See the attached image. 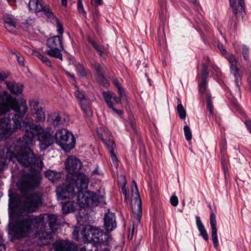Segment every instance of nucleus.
I'll list each match as a JSON object with an SVG mask.
<instances>
[{
  "label": "nucleus",
  "instance_id": "obj_1",
  "mask_svg": "<svg viewBox=\"0 0 251 251\" xmlns=\"http://www.w3.org/2000/svg\"><path fill=\"white\" fill-rule=\"evenodd\" d=\"M27 109L24 99L18 100L12 95H0V116L11 110L14 112L9 113L7 117L0 119V141L5 135L11 134L16 129L24 130V135L15 146L17 152H13L12 156L24 167L42 168L43 162L41 157L36 156L30 149L33 138L38 136L40 149L44 151L54 143V134L51 128L44 131L40 125L23 121Z\"/></svg>",
  "mask_w": 251,
  "mask_h": 251
},
{
  "label": "nucleus",
  "instance_id": "obj_2",
  "mask_svg": "<svg viewBox=\"0 0 251 251\" xmlns=\"http://www.w3.org/2000/svg\"><path fill=\"white\" fill-rule=\"evenodd\" d=\"M45 215V214L38 216L27 214L19 217L12 229L13 238L21 239L28 237L34 228L38 227L44 223Z\"/></svg>",
  "mask_w": 251,
  "mask_h": 251
},
{
  "label": "nucleus",
  "instance_id": "obj_3",
  "mask_svg": "<svg viewBox=\"0 0 251 251\" xmlns=\"http://www.w3.org/2000/svg\"><path fill=\"white\" fill-rule=\"evenodd\" d=\"M65 166L68 172L66 178L68 184L76 187L80 186L81 188H86L88 185L89 178L85 174L79 172L82 167L79 159L75 156H69L66 159Z\"/></svg>",
  "mask_w": 251,
  "mask_h": 251
},
{
  "label": "nucleus",
  "instance_id": "obj_4",
  "mask_svg": "<svg viewBox=\"0 0 251 251\" xmlns=\"http://www.w3.org/2000/svg\"><path fill=\"white\" fill-rule=\"evenodd\" d=\"M56 195L58 200H65L62 205L63 214H67L75 211L77 205L83 207L77 200L76 186L71 184H67L64 187H58L56 189Z\"/></svg>",
  "mask_w": 251,
  "mask_h": 251
},
{
  "label": "nucleus",
  "instance_id": "obj_5",
  "mask_svg": "<svg viewBox=\"0 0 251 251\" xmlns=\"http://www.w3.org/2000/svg\"><path fill=\"white\" fill-rule=\"evenodd\" d=\"M80 234L83 240L86 241L85 243L91 244L93 250H95L94 247H96L97 251H99V245H108L112 240L109 233L104 232L100 228L93 226H88L84 228Z\"/></svg>",
  "mask_w": 251,
  "mask_h": 251
},
{
  "label": "nucleus",
  "instance_id": "obj_6",
  "mask_svg": "<svg viewBox=\"0 0 251 251\" xmlns=\"http://www.w3.org/2000/svg\"><path fill=\"white\" fill-rule=\"evenodd\" d=\"M23 195V201L20 205V211L22 213H34L43 205L44 199L40 194L33 192Z\"/></svg>",
  "mask_w": 251,
  "mask_h": 251
},
{
  "label": "nucleus",
  "instance_id": "obj_7",
  "mask_svg": "<svg viewBox=\"0 0 251 251\" xmlns=\"http://www.w3.org/2000/svg\"><path fill=\"white\" fill-rule=\"evenodd\" d=\"M88 186L86 188H81L80 186L76 187L78 202L81 203L83 207L88 206H97L99 204L102 205L104 203V197L102 195L88 191V196H86L84 193L86 192V190Z\"/></svg>",
  "mask_w": 251,
  "mask_h": 251
},
{
  "label": "nucleus",
  "instance_id": "obj_8",
  "mask_svg": "<svg viewBox=\"0 0 251 251\" xmlns=\"http://www.w3.org/2000/svg\"><path fill=\"white\" fill-rule=\"evenodd\" d=\"M41 177L34 174L27 173L20 178L17 183V186L22 194L32 192L39 187Z\"/></svg>",
  "mask_w": 251,
  "mask_h": 251
},
{
  "label": "nucleus",
  "instance_id": "obj_9",
  "mask_svg": "<svg viewBox=\"0 0 251 251\" xmlns=\"http://www.w3.org/2000/svg\"><path fill=\"white\" fill-rule=\"evenodd\" d=\"M55 251H97V249L94 247L95 250L92 248V245L89 243L77 244L67 240H56L53 244Z\"/></svg>",
  "mask_w": 251,
  "mask_h": 251
},
{
  "label": "nucleus",
  "instance_id": "obj_10",
  "mask_svg": "<svg viewBox=\"0 0 251 251\" xmlns=\"http://www.w3.org/2000/svg\"><path fill=\"white\" fill-rule=\"evenodd\" d=\"M55 143L60 146L66 152L72 150L75 144V138L74 135L66 129L57 130L54 134Z\"/></svg>",
  "mask_w": 251,
  "mask_h": 251
},
{
  "label": "nucleus",
  "instance_id": "obj_11",
  "mask_svg": "<svg viewBox=\"0 0 251 251\" xmlns=\"http://www.w3.org/2000/svg\"><path fill=\"white\" fill-rule=\"evenodd\" d=\"M47 45L49 49L46 51V53L51 57L63 60L61 51L64 50L63 45V36L56 35L48 38Z\"/></svg>",
  "mask_w": 251,
  "mask_h": 251
},
{
  "label": "nucleus",
  "instance_id": "obj_12",
  "mask_svg": "<svg viewBox=\"0 0 251 251\" xmlns=\"http://www.w3.org/2000/svg\"><path fill=\"white\" fill-rule=\"evenodd\" d=\"M226 58L230 64L229 69L230 74L232 75L234 78L236 87L239 88L243 76V71L238 67L237 63L238 61L233 54L227 55Z\"/></svg>",
  "mask_w": 251,
  "mask_h": 251
},
{
  "label": "nucleus",
  "instance_id": "obj_13",
  "mask_svg": "<svg viewBox=\"0 0 251 251\" xmlns=\"http://www.w3.org/2000/svg\"><path fill=\"white\" fill-rule=\"evenodd\" d=\"M124 95H103V99L109 108L119 115H122L124 111L116 108L121 103ZM126 96V95H124Z\"/></svg>",
  "mask_w": 251,
  "mask_h": 251
},
{
  "label": "nucleus",
  "instance_id": "obj_14",
  "mask_svg": "<svg viewBox=\"0 0 251 251\" xmlns=\"http://www.w3.org/2000/svg\"><path fill=\"white\" fill-rule=\"evenodd\" d=\"M31 111L36 122H43L45 119V113L43 109L40 106L37 101H32L30 103Z\"/></svg>",
  "mask_w": 251,
  "mask_h": 251
},
{
  "label": "nucleus",
  "instance_id": "obj_15",
  "mask_svg": "<svg viewBox=\"0 0 251 251\" xmlns=\"http://www.w3.org/2000/svg\"><path fill=\"white\" fill-rule=\"evenodd\" d=\"M91 65L95 71V76L97 81L103 86L108 85V81L104 75V71L100 64L94 61Z\"/></svg>",
  "mask_w": 251,
  "mask_h": 251
},
{
  "label": "nucleus",
  "instance_id": "obj_16",
  "mask_svg": "<svg viewBox=\"0 0 251 251\" xmlns=\"http://www.w3.org/2000/svg\"><path fill=\"white\" fill-rule=\"evenodd\" d=\"M117 227L115 214L112 212L106 213L104 217V227L106 232H110Z\"/></svg>",
  "mask_w": 251,
  "mask_h": 251
},
{
  "label": "nucleus",
  "instance_id": "obj_17",
  "mask_svg": "<svg viewBox=\"0 0 251 251\" xmlns=\"http://www.w3.org/2000/svg\"><path fill=\"white\" fill-rule=\"evenodd\" d=\"M99 136L102 142L106 145L109 152L115 151L116 145L113 140L111 133L109 130H104Z\"/></svg>",
  "mask_w": 251,
  "mask_h": 251
},
{
  "label": "nucleus",
  "instance_id": "obj_18",
  "mask_svg": "<svg viewBox=\"0 0 251 251\" xmlns=\"http://www.w3.org/2000/svg\"><path fill=\"white\" fill-rule=\"evenodd\" d=\"M210 224L211 228V238L213 243V246L216 249H217L219 244L217 236L216 216L213 213L210 214Z\"/></svg>",
  "mask_w": 251,
  "mask_h": 251
},
{
  "label": "nucleus",
  "instance_id": "obj_19",
  "mask_svg": "<svg viewBox=\"0 0 251 251\" xmlns=\"http://www.w3.org/2000/svg\"><path fill=\"white\" fill-rule=\"evenodd\" d=\"M132 189L131 192L132 196H134L135 198V203L134 204V207H132V209L133 212H134V209L136 206L137 208V212L138 213H141L142 212V202L140 198L139 193L138 189V187L137 185V183L135 180H133L132 181Z\"/></svg>",
  "mask_w": 251,
  "mask_h": 251
},
{
  "label": "nucleus",
  "instance_id": "obj_20",
  "mask_svg": "<svg viewBox=\"0 0 251 251\" xmlns=\"http://www.w3.org/2000/svg\"><path fill=\"white\" fill-rule=\"evenodd\" d=\"M5 84L7 89L12 94H22L23 92L24 85L20 82H16L14 80L5 81Z\"/></svg>",
  "mask_w": 251,
  "mask_h": 251
},
{
  "label": "nucleus",
  "instance_id": "obj_21",
  "mask_svg": "<svg viewBox=\"0 0 251 251\" xmlns=\"http://www.w3.org/2000/svg\"><path fill=\"white\" fill-rule=\"evenodd\" d=\"M39 239L41 245H48L53 241V234L50 231H45L41 230L39 233Z\"/></svg>",
  "mask_w": 251,
  "mask_h": 251
},
{
  "label": "nucleus",
  "instance_id": "obj_22",
  "mask_svg": "<svg viewBox=\"0 0 251 251\" xmlns=\"http://www.w3.org/2000/svg\"><path fill=\"white\" fill-rule=\"evenodd\" d=\"M196 224L197 228L200 232V235L201 236L202 238L205 241H208V233L201 220L199 216H197L196 217Z\"/></svg>",
  "mask_w": 251,
  "mask_h": 251
},
{
  "label": "nucleus",
  "instance_id": "obj_23",
  "mask_svg": "<svg viewBox=\"0 0 251 251\" xmlns=\"http://www.w3.org/2000/svg\"><path fill=\"white\" fill-rule=\"evenodd\" d=\"M4 27L10 32H13L16 31L17 25L15 19L11 17H6L4 19Z\"/></svg>",
  "mask_w": 251,
  "mask_h": 251
},
{
  "label": "nucleus",
  "instance_id": "obj_24",
  "mask_svg": "<svg viewBox=\"0 0 251 251\" xmlns=\"http://www.w3.org/2000/svg\"><path fill=\"white\" fill-rule=\"evenodd\" d=\"M50 120L54 126H64L66 123L64 115L62 114H54L50 117Z\"/></svg>",
  "mask_w": 251,
  "mask_h": 251
},
{
  "label": "nucleus",
  "instance_id": "obj_25",
  "mask_svg": "<svg viewBox=\"0 0 251 251\" xmlns=\"http://www.w3.org/2000/svg\"><path fill=\"white\" fill-rule=\"evenodd\" d=\"M238 0V6H237L235 0H229L230 5L232 9V12L234 14L236 15L238 12H242L244 10V0Z\"/></svg>",
  "mask_w": 251,
  "mask_h": 251
},
{
  "label": "nucleus",
  "instance_id": "obj_26",
  "mask_svg": "<svg viewBox=\"0 0 251 251\" xmlns=\"http://www.w3.org/2000/svg\"><path fill=\"white\" fill-rule=\"evenodd\" d=\"M46 177L48 178L52 182H55L61 178V174L59 172L52 170H47L45 172Z\"/></svg>",
  "mask_w": 251,
  "mask_h": 251
},
{
  "label": "nucleus",
  "instance_id": "obj_27",
  "mask_svg": "<svg viewBox=\"0 0 251 251\" xmlns=\"http://www.w3.org/2000/svg\"><path fill=\"white\" fill-rule=\"evenodd\" d=\"M43 4L40 3L38 0H30L28 7L30 11L38 13L42 9Z\"/></svg>",
  "mask_w": 251,
  "mask_h": 251
},
{
  "label": "nucleus",
  "instance_id": "obj_28",
  "mask_svg": "<svg viewBox=\"0 0 251 251\" xmlns=\"http://www.w3.org/2000/svg\"><path fill=\"white\" fill-rule=\"evenodd\" d=\"M56 221L57 218L56 215L52 214L48 215V222L49 223L50 228L52 231H53L54 229H56V227H55L56 225Z\"/></svg>",
  "mask_w": 251,
  "mask_h": 251
},
{
  "label": "nucleus",
  "instance_id": "obj_29",
  "mask_svg": "<svg viewBox=\"0 0 251 251\" xmlns=\"http://www.w3.org/2000/svg\"><path fill=\"white\" fill-rule=\"evenodd\" d=\"M40 12H43L48 18H54L53 13L49 5L43 4Z\"/></svg>",
  "mask_w": 251,
  "mask_h": 251
},
{
  "label": "nucleus",
  "instance_id": "obj_30",
  "mask_svg": "<svg viewBox=\"0 0 251 251\" xmlns=\"http://www.w3.org/2000/svg\"><path fill=\"white\" fill-rule=\"evenodd\" d=\"M228 99L230 101V103L233 108H235L237 111L239 112H242V109L240 107V105L238 103L236 99H234L233 95H230L229 97H228Z\"/></svg>",
  "mask_w": 251,
  "mask_h": 251
},
{
  "label": "nucleus",
  "instance_id": "obj_31",
  "mask_svg": "<svg viewBox=\"0 0 251 251\" xmlns=\"http://www.w3.org/2000/svg\"><path fill=\"white\" fill-rule=\"evenodd\" d=\"M206 107L209 112V116L211 117H213L214 112H213V101L212 100V98L211 96L208 95L206 98Z\"/></svg>",
  "mask_w": 251,
  "mask_h": 251
},
{
  "label": "nucleus",
  "instance_id": "obj_32",
  "mask_svg": "<svg viewBox=\"0 0 251 251\" xmlns=\"http://www.w3.org/2000/svg\"><path fill=\"white\" fill-rule=\"evenodd\" d=\"M177 102L179 103L177 105V110L178 113L179 117L181 119H184L186 117V111L183 107L182 104L180 103V100L177 99Z\"/></svg>",
  "mask_w": 251,
  "mask_h": 251
},
{
  "label": "nucleus",
  "instance_id": "obj_33",
  "mask_svg": "<svg viewBox=\"0 0 251 251\" xmlns=\"http://www.w3.org/2000/svg\"><path fill=\"white\" fill-rule=\"evenodd\" d=\"M54 22L56 23V27H57V31L58 33L59 34V35H61L63 36V34L64 32V28L63 26V24L60 22L59 19L55 17L54 18Z\"/></svg>",
  "mask_w": 251,
  "mask_h": 251
},
{
  "label": "nucleus",
  "instance_id": "obj_34",
  "mask_svg": "<svg viewBox=\"0 0 251 251\" xmlns=\"http://www.w3.org/2000/svg\"><path fill=\"white\" fill-rule=\"evenodd\" d=\"M162 3H163L161 5V9L159 11V18L162 21H163L166 19L167 12L166 7V3L165 2H164V0H163Z\"/></svg>",
  "mask_w": 251,
  "mask_h": 251
},
{
  "label": "nucleus",
  "instance_id": "obj_35",
  "mask_svg": "<svg viewBox=\"0 0 251 251\" xmlns=\"http://www.w3.org/2000/svg\"><path fill=\"white\" fill-rule=\"evenodd\" d=\"M35 55L37 56L41 61L46 64V65L49 67H51V63L47 57L44 56L39 52H36Z\"/></svg>",
  "mask_w": 251,
  "mask_h": 251
},
{
  "label": "nucleus",
  "instance_id": "obj_36",
  "mask_svg": "<svg viewBox=\"0 0 251 251\" xmlns=\"http://www.w3.org/2000/svg\"><path fill=\"white\" fill-rule=\"evenodd\" d=\"M184 135L187 141H190L192 139V132L188 126L185 125L183 127Z\"/></svg>",
  "mask_w": 251,
  "mask_h": 251
},
{
  "label": "nucleus",
  "instance_id": "obj_37",
  "mask_svg": "<svg viewBox=\"0 0 251 251\" xmlns=\"http://www.w3.org/2000/svg\"><path fill=\"white\" fill-rule=\"evenodd\" d=\"M88 42L92 45L94 49L98 51L99 55L102 56L103 54V51L101 50V48L92 39H89Z\"/></svg>",
  "mask_w": 251,
  "mask_h": 251
},
{
  "label": "nucleus",
  "instance_id": "obj_38",
  "mask_svg": "<svg viewBox=\"0 0 251 251\" xmlns=\"http://www.w3.org/2000/svg\"><path fill=\"white\" fill-rule=\"evenodd\" d=\"M207 79L204 78H201L200 83L199 84V92L202 94L206 92Z\"/></svg>",
  "mask_w": 251,
  "mask_h": 251
},
{
  "label": "nucleus",
  "instance_id": "obj_39",
  "mask_svg": "<svg viewBox=\"0 0 251 251\" xmlns=\"http://www.w3.org/2000/svg\"><path fill=\"white\" fill-rule=\"evenodd\" d=\"M113 83L117 89V92L119 93V94H123V93H124V91L121 85V84L117 79H113Z\"/></svg>",
  "mask_w": 251,
  "mask_h": 251
},
{
  "label": "nucleus",
  "instance_id": "obj_40",
  "mask_svg": "<svg viewBox=\"0 0 251 251\" xmlns=\"http://www.w3.org/2000/svg\"><path fill=\"white\" fill-rule=\"evenodd\" d=\"M249 47L245 45H243L242 46V53L245 60H248L249 58Z\"/></svg>",
  "mask_w": 251,
  "mask_h": 251
},
{
  "label": "nucleus",
  "instance_id": "obj_41",
  "mask_svg": "<svg viewBox=\"0 0 251 251\" xmlns=\"http://www.w3.org/2000/svg\"><path fill=\"white\" fill-rule=\"evenodd\" d=\"M110 155L112 160V165L115 167L116 168H117L118 166V159L117 158V155L116 154V153L115 152V151H113L111 152H109Z\"/></svg>",
  "mask_w": 251,
  "mask_h": 251
},
{
  "label": "nucleus",
  "instance_id": "obj_42",
  "mask_svg": "<svg viewBox=\"0 0 251 251\" xmlns=\"http://www.w3.org/2000/svg\"><path fill=\"white\" fill-rule=\"evenodd\" d=\"M76 98L79 100L80 107L88 104L85 95H76Z\"/></svg>",
  "mask_w": 251,
  "mask_h": 251
},
{
  "label": "nucleus",
  "instance_id": "obj_43",
  "mask_svg": "<svg viewBox=\"0 0 251 251\" xmlns=\"http://www.w3.org/2000/svg\"><path fill=\"white\" fill-rule=\"evenodd\" d=\"M77 10L80 13L83 14L84 17L86 16V12L84 10L83 6L82 4V0H77Z\"/></svg>",
  "mask_w": 251,
  "mask_h": 251
},
{
  "label": "nucleus",
  "instance_id": "obj_44",
  "mask_svg": "<svg viewBox=\"0 0 251 251\" xmlns=\"http://www.w3.org/2000/svg\"><path fill=\"white\" fill-rule=\"evenodd\" d=\"M19 199L16 197H10L9 199V207H15L18 203Z\"/></svg>",
  "mask_w": 251,
  "mask_h": 251
},
{
  "label": "nucleus",
  "instance_id": "obj_45",
  "mask_svg": "<svg viewBox=\"0 0 251 251\" xmlns=\"http://www.w3.org/2000/svg\"><path fill=\"white\" fill-rule=\"evenodd\" d=\"M202 70L201 78H204L205 79H207L208 76L207 64H202Z\"/></svg>",
  "mask_w": 251,
  "mask_h": 251
},
{
  "label": "nucleus",
  "instance_id": "obj_46",
  "mask_svg": "<svg viewBox=\"0 0 251 251\" xmlns=\"http://www.w3.org/2000/svg\"><path fill=\"white\" fill-rule=\"evenodd\" d=\"M83 112L88 116H91L93 115V112L90 109V108L88 104L83 105L81 107Z\"/></svg>",
  "mask_w": 251,
  "mask_h": 251
},
{
  "label": "nucleus",
  "instance_id": "obj_47",
  "mask_svg": "<svg viewBox=\"0 0 251 251\" xmlns=\"http://www.w3.org/2000/svg\"><path fill=\"white\" fill-rule=\"evenodd\" d=\"M123 179V185L122 187V191L123 195H126L129 194V190L128 189L126 188V181L125 176H122Z\"/></svg>",
  "mask_w": 251,
  "mask_h": 251
},
{
  "label": "nucleus",
  "instance_id": "obj_48",
  "mask_svg": "<svg viewBox=\"0 0 251 251\" xmlns=\"http://www.w3.org/2000/svg\"><path fill=\"white\" fill-rule=\"evenodd\" d=\"M170 202L173 206H177L178 203L177 197L175 195L172 196L170 198Z\"/></svg>",
  "mask_w": 251,
  "mask_h": 251
},
{
  "label": "nucleus",
  "instance_id": "obj_49",
  "mask_svg": "<svg viewBox=\"0 0 251 251\" xmlns=\"http://www.w3.org/2000/svg\"><path fill=\"white\" fill-rule=\"evenodd\" d=\"M17 60L21 66H24V57L20 53L16 54Z\"/></svg>",
  "mask_w": 251,
  "mask_h": 251
},
{
  "label": "nucleus",
  "instance_id": "obj_50",
  "mask_svg": "<svg viewBox=\"0 0 251 251\" xmlns=\"http://www.w3.org/2000/svg\"><path fill=\"white\" fill-rule=\"evenodd\" d=\"M77 70L78 73L82 75V76H86L87 75V73L84 69V68L83 66L79 65L77 67Z\"/></svg>",
  "mask_w": 251,
  "mask_h": 251
},
{
  "label": "nucleus",
  "instance_id": "obj_51",
  "mask_svg": "<svg viewBox=\"0 0 251 251\" xmlns=\"http://www.w3.org/2000/svg\"><path fill=\"white\" fill-rule=\"evenodd\" d=\"M9 75L8 72H5L3 71H0V80L3 81L7 78Z\"/></svg>",
  "mask_w": 251,
  "mask_h": 251
},
{
  "label": "nucleus",
  "instance_id": "obj_52",
  "mask_svg": "<svg viewBox=\"0 0 251 251\" xmlns=\"http://www.w3.org/2000/svg\"><path fill=\"white\" fill-rule=\"evenodd\" d=\"M221 164L223 167L225 177L227 178V176H228V168L225 165V161L222 159L221 160Z\"/></svg>",
  "mask_w": 251,
  "mask_h": 251
},
{
  "label": "nucleus",
  "instance_id": "obj_53",
  "mask_svg": "<svg viewBox=\"0 0 251 251\" xmlns=\"http://www.w3.org/2000/svg\"><path fill=\"white\" fill-rule=\"evenodd\" d=\"M5 161L6 160L4 158H0V173L2 172L6 166Z\"/></svg>",
  "mask_w": 251,
  "mask_h": 251
},
{
  "label": "nucleus",
  "instance_id": "obj_54",
  "mask_svg": "<svg viewBox=\"0 0 251 251\" xmlns=\"http://www.w3.org/2000/svg\"><path fill=\"white\" fill-rule=\"evenodd\" d=\"M244 123L247 128L249 130L250 133L251 134V120L250 119H246L245 120Z\"/></svg>",
  "mask_w": 251,
  "mask_h": 251
},
{
  "label": "nucleus",
  "instance_id": "obj_55",
  "mask_svg": "<svg viewBox=\"0 0 251 251\" xmlns=\"http://www.w3.org/2000/svg\"><path fill=\"white\" fill-rule=\"evenodd\" d=\"M213 71L215 73V74L218 76H220L221 75L222 72L220 69L216 66H213Z\"/></svg>",
  "mask_w": 251,
  "mask_h": 251
},
{
  "label": "nucleus",
  "instance_id": "obj_56",
  "mask_svg": "<svg viewBox=\"0 0 251 251\" xmlns=\"http://www.w3.org/2000/svg\"><path fill=\"white\" fill-rule=\"evenodd\" d=\"M93 19L95 21H97L98 20L99 17V12L97 9H96L95 11H93Z\"/></svg>",
  "mask_w": 251,
  "mask_h": 251
},
{
  "label": "nucleus",
  "instance_id": "obj_57",
  "mask_svg": "<svg viewBox=\"0 0 251 251\" xmlns=\"http://www.w3.org/2000/svg\"><path fill=\"white\" fill-rule=\"evenodd\" d=\"M248 83L250 89H251V61L249 67V77L248 78Z\"/></svg>",
  "mask_w": 251,
  "mask_h": 251
},
{
  "label": "nucleus",
  "instance_id": "obj_58",
  "mask_svg": "<svg viewBox=\"0 0 251 251\" xmlns=\"http://www.w3.org/2000/svg\"><path fill=\"white\" fill-rule=\"evenodd\" d=\"M91 3L95 6H97L101 4L102 0H91Z\"/></svg>",
  "mask_w": 251,
  "mask_h": 251
},
{
  "label": "nucleus",
  "instance_id": "obj_59",
  "mask_svg": "<svg viewBox=\"0 0 251 251\" xmlns=\"http://www.w3.org/2000/svg\"><path fill=\"white\" fill-rule=\"evenodd\" d=\"M218 49L220 50L221 53L223 54V55H226V56H225V57L227 56V50L223 48V46L222 45H219L218 46ZM228 54H227L228 55Z\"/></svg>",
  "mask_w": 251,
  "mask_h": 251
},
{
  "label": "nucleus",
  "instance_id": "obj_60",
  "mask_svg": "<svg viewBox=\"0 0 251 251\" xmlns=\"http://www.w3.org/2000/svg\"><path fill=\"white\" fill-rule=\"evenodd\" d=\"M2 236L0 235V251H5V247L4 244L2 243L1 242Z\"/></svg>",
  "mask_w": 251,
  "mask_h": 251
},
{
  "label": "nucleus",
  "instance_id": "obj_61",
  "mask_svg": "<svg viewBox=\"0 0 251 251\" xmlns=\"http://www.w3.org/2000/svg\"><path fill=\"white\" fill-rule=\"evenodd\" d=\"M73 235L75 236V238L76 240H78V232L76 231V229H75L73 231Z\"/></svg>",
  "mask_w": 251,
  "mask_h": 251
},
{
  "label": "nucleus",
  "instance_id": "obj_62",
  "mask_svg": "<svg viewBox=\"0 0 251 251\" xmlns=\"http://www.w3.org/2000/svg\"><path fill=\"white\" fill-rule=\"evenodd\" d=\"M204 60H205V62H203L202 64H207V66H208L210 63L209 58L208 57H206L204 58Z\"/></svg>",
  "mask_w": 251,
  "mask_h": 251
},
{
  "label": "nucleus",
  "instance_id": "obj_63",
  "mask_svg": "<svg viewBox=\"0 0 251 251\" xmlns=\"http://www.w3.org/2000/svg\"><path fill=\"white\" fill-rule=\"evenodd\" d=\"M190 1L195 7L198 8V3L197 2V0H190Z\"/></svg>",
  "mask_w": 251,
  "mask_h": 251
},
{
  "label": "nucleus",
  "instance_id": "obj_64",
  "mask_svg": "<svg viewBox=\"0 0 251 251\" xmlns=\"http://www.w3.org/2000/svg\"><path fill=\"white\" fill-rule=\"evenodd\" d=\"M221 152L222 153H223V157H224V155L226 153V148H225L224 147H223L221 149Z\"/></svg>",
  "mask_w": 251,
  "mask_h": 251
}]
</instances>
